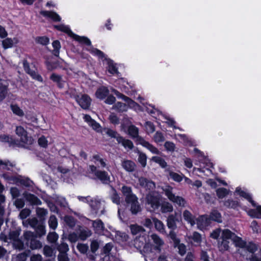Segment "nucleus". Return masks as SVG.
Segmentation results:
<instances>
[{
    "label": "nucleus",
    "mask_w": 261,
    "mask_h": 261,
    "mask_svg": "<svg viewBox=\"0 0 261 261\" xmlns=\"http://www.w3.org/2000/svg\"><path fill=\"white\" fill-rule=\"evenodd\" d=\"M18 169L15 164L9 160H0V177L4 179H23L17 171ZM24 179H30L27 177Z\"/></svg>",
    "instance_id": "f257e3e1"
},
{
    "label": "nucleus",
    "mask_w": 261,
    "mask_h": 261,
    "mask_svg": "<svg viewBox=\"0 0 261 261\" xmlns=\"http://www.w3.org/2000/svg\"><path fill=\"white\" fill-rule=\"evenodd\" d=\"M16 134L20 137V141L24 144L31 145L33 144L34 139L28 135L27 130L21 126H18L15 129Z\"/></svg>",
    "instance_id": "f03ea898"
},
{
    "label": "nucleus",
    "mask_w": 261,
    "mask_h": 261,
    "mask_svg": "<svg viewBox=\"0 0 261 261\" xmlns=\"http://www.w3.org/2000/svg\"><path fill=\"white\" fill-rule=\"evenodd\" d=\"M165 195L168 197L170 201L177 205L178 206H185L186 204V200L182 197L175 196L170 190H166L165 192Z\"/></svg>",
    "instance_id": "7ed1b4c3"
},
{
    "label": "nucleus",
    "mask_w": 261,
    "mask_h": 261,
    "mask_svg": "<svg viewBox=\"0 0 261 261\" xmlns=\"http://www.w3.org/2000/svg\"><path fill=\"white\" fill-rule=\"evenodd\" d=\"M211 168H214V165L212 163L209 162L206 163L203 167L200 166V168H194L193 172L197 174L198 176L202 177V175L208 176V174L212 173Z\"/></svg>",
    "instance_id": "20e7f679"
},
{
    "label": "nucleus",
    "mask_w": 261,
    "mask_h": 261,
    "mask_svg": "<svg viewBox=\"0 0 261 261\" xmlns=\"http://www.w3.org/2000/svg\"><path fill=\"white\" fill-rule=\"evenodd\" d=\"M23 67L25 72L29 74L33 79L40 82H43V80L41 75L36 71L30 68L29 63L25 59L23 61Z\"/></svg>",
    "instance_id": "39448f33"
},
{
    "label": "nucleus",
    "mask_w": 261,
    "mask_h": 261,
    "mask_svg": "<svg viewBox=\"0 0 261 261\" xmlns=\"http://www.w3.org/2000/svg\"><path fill=\"white\" fill-rule=\"evenodd\" d=\"M112 91L117 97L118 98L121 99L124 101L129 107L133 108L139 106V104L133 100L132 99L120 93L117 90L113 89Z\"/></svg>",
    "instance_id": "423d86ee"
},
{
    "label": "nucleus",
    "mask_w": 261,
    "mask_h": 261,
    "mask_svg": "<svg viewBox=\"0 0 261 261\" xmlns=\"http://www.w3.org/2000/svg\"><path fill=\"white\" fill-rule=\"evenodd\" d=\"M146 201L147 204L150 205L152 211L159 209L161 204L160 197L152 194H148L147 195Z\"/></svg>",
    "instance_id": "0eeeda50"
},
{
    "label": "nucleus",
    "mask_w": 261,
    "mask_h": 261,
    "mask_svg": "<svg viewBox=\"0 0 261 261\" xmlns=\"http://www.w3.org/2000/svg\"><path fill=\"white\" fill-rule=\"evenodd\" d=\"M89 172L94 174L98 179H110L107 172L97 170V167L94 165L89 166Z\"/></svg>",
    "instance_id": "6e6552de"
},
{
    "label": "nucleus",
    "mask_w": 261,
    "mask_h": 261,
    "mask_svg": "<svg viewBox=\"0 0 261 261\" xmlns=\"http://www.w3.org/2000/svg\"><path fill=\"white\" fill-rule=\"evenodd\" d=\"M76 101L82 109L87 110L91 105V99L88 95L85 94L82 95L81 97L77 99Z\"/></svg>",
    "instance_id": "1a4fd4ad"
},
{
    "label": "nucleus",
    "mask_w": 261,
    "mask_h": 261,
    "mask_svg": "<svg viewBox=\"0 0 261 261\" xmlns=\"http://www.w3.org/2000/svg\"><path fill=\"white\" fill-rule=\"evenodd\" d=\"M40 13L44 17L50 18L54 22H60L61 20V17L56 12L43 10L41 11Z\"/></svg>",
    "instance_id": "9d476101"
},
{
    "label": "nucleus",
    "mask_w": 261,
    "mask_h": 261,
    "mask_svg": "<svg viewBox=\"0 0 261 261\" xmlns=\"http://www.w3.org/2000/svg\"><path fill=\"white\" fill-rule=\"evenodd\" d=\"M24 197L25 199L29 202L32 205H40L42 204L40 199L35 195L31 193H24Z\"/></svg>",
    "instance_id": "9b49d317"
},
{
    "label": "nucleus",
    "mask_w": 261,
    "mask_h": 261,
    "mask_svg": "<svg viewBox=\"0 0 261 261\" xmlns=\"http://www.w3.org/2000/svg\"><path fill=\"white\" fill-rule=\"evenodd\" d=\"M140 145L148 149L151 153L159 154L160 153L158 149L150 144L149 142L144 140L143 138H139Z\"/></svg>",
    "instance_id": "f8f14e48"
},
{
    "label": "nucleus",
    "mask_w": 261,
    "mask_h": 261,
    "mask_svg": "<svg viewBox=\"0 0 261 261\" xmlns=\"http://www.w3.org/2000/svg\"><path fill=\"white\" fill-rule=\"evenodd\" d=\"M109 94V90L104 86L99 87L95 92V96L99 99H104Z\"/></svg>",
    "instance_id": "ddd939ff"
},
{
    "label": "nucleus",
    "mask_w": 261,
    "mask_h": 261,
    "mask_svg": "<svg viewBox=\"0 0 261 261\" xmlns=\"http://www.w3.org/2000/svg\"><path fill=\"white\" fill-rule=\"evenodd\" d=\"M128 133L133 139H136L135 142L137 144H140L139 138H142L139 135V129L134 125H131L128 128Z\"/></svg>",
    "instance_id": "4468645a"
},
{
    "label": "nucleus",
    "mask_w": 261,
    "mask_h": 261,
    "mask_svg": "<svg viewBox=\"0 0 261 261\" xmlns=\"http://www.w3.org/2000/svg\"><path fill=\"white\" fill-rule=\"evenodd\" d=\"M49 79L53 82L57 84V87L59 89H62L64 88L65 81L63 80L62 76L61 75L55 73H53L50 75Z\"/></svg>",
    "instance_id": "2eb2a0df"
},
{
    "label": "nucleus",
    "mask_w": 261,
    "mask_h": 261,
    "mask_svg": "<svg viewBox=\"0 0 261 261\" xmlns=\"http://www.w3.org/2000/svg\"><path fill=\"white\" fill-rule=\"evenodd\" d=\"M196 220L197 224L199 226H207L212 222L209 215H201Z\"/></svg>",
    "instance_id": "dca6fc26"
},
{
    "label": "nucleus",
    "mask_w": 261,
    "mask_h": 261,
    "mask_svg": "<svg viewBox=\"0 0 261 261\" xmlns=\"http://www.w3.org/2000/svg\"><path fill=\"white\" fill-rule=\"evenodd\" d=\"M72 38L74 40L77 41L81 44L85 45L88 46L92 45V43L90 40L87 37L80 36L77 34H74Z\"/></svg>",
    "instance_id": "f3484780"
},
{
    "label": "nucleus",
    "mask_w": 261,
    "mask_h": 261,
    "mask_svg": "<svg viewBox=\"0 0 261 261\" xmlns=\"http://www.w3.org/2000/svg\"><path fill=\"white\" fill-rule=\"evenodd\" d=\"M0 141L9 143L10 146L17 145V141L12 136L8 135H1Z\"/></svg>",
    "instance_id": "a211bd4d"
},
{
    "label": "nucleus",
    "mask_w": 261,
    "mask_h": 261,
    "mask_svg": "<svg viewBox=\"0 0 261 261\" xmlns=\"http://www.w3.org/2000/svg\"><path fill=\"white\" fill-rule=\"evenodd\" d=\"M54 28L56 30L61 31L62 32L65 33L67 34L69 37H72L74 33L70 30V29L67 25H65L63 24H58V25H54Z\"/></svg>",
    "instance_id": "6ab92c4d"
},
{
    "label": "nucleus",
    "mask_w": 261,
    "mask_h": 261,
    "mask_svg": "<svg viewBox=\"0 0 261 261\" xmlns=\"http://www.w3.org/2000/svg\"><path fill=\"white\" fill-rule=\"evenodd\" d=\"M117 142L125 148L132 149L134 148V144L133 142L128 139H126L122 136L119 137L117 139Z\"/></svg>",
    "instance_id": "aec40b11"
},
{
    "label": "nucleus",
    "mask_w": 261,
    "mask_h": 261,
    "mask_svg": "<svg viewBox=\"0 0 261 261\" xmlns=\"http://www.w3.org/2000/svg\"><path fill=\"white\" fill-rule=\"evenodd\" d=\"M210 218L212 221L221 223L222 222L221 213L217 210H212L210 215Z\"/></svg>",
    "instance_id": "412c9836"
},
{
    "label": "nucleus",
    "mask_w": 261,
    "mask_h": 261,
    "mask_svg": "<svg viewBox=\"0 0 261 261\" xmlns=\"http://www.w3.org/2000/svg\"><path fill=\"white\" fill-rule=\"evenodd\" d=\"M223 205L227 208L234 210H237L240 206V202L238 201L234 200L231 199L225 200L223 202Z\"/></svg>",
    "instance_id": "4be33fe9"
},
{
    "label": "nucleus",
    "mask_w": 261,
    "mask_h": 261,
    "mask_svg": "<svg viewBox=\"0 0 261 261\" xmlns=\"http://www.w3.org/2000/svg\"><path fill=\"white\" fill-rule=\"evenodd\" d=\"M122 167L127 171L131 172L135 171L136 164L130 160H125L122 163Z\"/></svg>",
    "instance_id": "5701e85b"
},
{
    "label": "nucleus",
    "mask_w": 261,
    "mask_h": 261,
    "mask_svg": "<svg viewBox=\"0 0 261 261\" xmlns=\"http://www.w3.org/2000/svg\"><path fill=\"white\" fill-rule=\"evenodd\" d=\"M177 219L176 216L173 214L170 215L167 219V225L168 227L172 230H174L176 228Z\"/></svg>",
    "instance_id": "b1692460"
},
{
    "label": "nucleus",
    "mask_w": 261,
    "mask_h": 261,
    "mask_svg": "<svg viewBox=\"0 0 261 261\" xmlns=\"http://www.w3.org/2000/svg\"><path fill=\"white\" fill-rule=\"evenodd\" d=\"M183 217L185 221L189 223L191 226L195 224V217L188 210H185L183 212Z\"/></svg>",
    "instance_id": "393cba45"
},
{
    "label": "nucleus",
    "mask_w": 261,
    "mask_h": 261,
    "mask_svg": "<svg viewBox=\"0 0 261 261\" xmlns=\"http://www.w3.org/2000/svg\"><path fill=\"white\" fill-rule=\"evenodd\" d=\"M106 61L107 62L108 71L110 73L114 74L118 72V68L112 60L110 58H106Z\"/></svg>",
    "instance_id": "a878e982"
},
{
    "label": "nucleus",
    "mask_w": 261,
    "mask_h": 261,
    "mask_svg": "<svg viewBox=\"0 0 261 261\" xmlns=\"http://www.w3.org/2000/svg\"><path fill=\"white\" fill-rule=\"evenodd\" d=\"M10 109L13 113L17 116L22 117L24 115L23 110L17 104H11Z\"/></svg>",
    "instance_id": "bb28decb"
},
{
    "label": "nucleus",
    "mask_w": 261,
    "mask_h": 261,
    "mask_svg": "<svg viewBox=\"0 0 261 261\" xmlns=\"http://www.w3.org/2000/svg\"><path fill=\"white\" fill-rule=\"evenodd\" d=\"M131 233L133 235H137L141 232H144V228L138 224H132L129 226Z\"/></svg>",
    "instance_id": "cd10ccee"
},
{
    "label": "nucleus",
    "mask_w": 261,
    "mask_h": 261,
    "mask_svg": "<svg viewBox=\"0 0 261 261\" xmlns=\"http://www.w3.org/2000/svg\"><path fill=\"white\" fill-rule=\"evenodd\" d=\"M232 241L236 247L241 248H244L246 247V242L243 240L242 238L237 236L236 234L234 237H233Z\"/></svg>",
    "instance_id": "c85d7f7f"
},
{
    "label": "nucleus",
    "mask_w": 261,
    "mask_h": 261,
    "mask_svg": "<svg viewBox=\"0 0 261 261\" xmlns=\"http://www.w3.org/2000/svg\"><path fill=\"white\" fill-rule=\"evenodd\" d=\"M229 190L225 188H219L216 190V195L219 199H223L227 196L229 194Z\"/></svg>",
    "instance_id": "c756f323"
},
{
    "label": "nucleus",
    "mask_w": 261,
    "mask_h": 261,
    "mask_svg": "<svg viewBox=\"0 0 261 261\" xmlns=\"http://www.w3.org/2000/svg\"><path fill=\"white\" fill-rule=\"evenodd\" d=\"M161 210L163 213L171 212L173 208L172 205L168 202H164L161 204Z\"/></svg>",
    "instance_id": "7c9ffc66"
},
{
    "label": "nucleus",
    "mask_w": 261,
    "mask_h": 261,
    "mask_svg": "<svg viewBox=\"0 0 261 261\" xmlns=\"http://www.w3.org/2000/svg\"><path fill=\"white\" fill-rule=\"evenodd\" d=\"M29 246L32 250H35L40 249L42 247V244L39 240H37L36 238H35L29 242Z\"/></svg>",
    "instance_id": "2f4dec72"
},
{
    "label": "nucleus",
    "mask_w": 261,
    "mask_h": 261,
    "mask_svg": "<svg viewBox=\"0 0 261 261\" xmlns=\"http://www.w3.org/2000/svg\"><path fill=\"white\" fill-rule=\"evenodd\" d=\"M35 41L37 44L42 45H47L49 43V39L46 36L36 37L35 38Z\"/></svg>",
    "instance_id": "473e14b6"
},
{
    "label": "nucleus",
    "mask_w": 261,
    "mask_h": 261,
    "mask_svg": "<svg viewBox=\"0 0 261 261\" xmlns=\"http://www.w3.org/2000/svg\"><path fill=\"white\" fill-rule=\"evenodd\" d=\"M93 226L96 231H103L105 229V226L103 222L100 219H97L93 221Z\"/></svg>",
    "instance_id": "72a5a7b5"
},
{
    "label": "nucleus",
    "mask_w": 261,
    "mask_h": 261,
    "mask_svg": "<svg viewBox=\"0 0 261 261\" xmlns=\"http://www.w3.org/2000/svg\"><path fill=\"white\" fill-rule=\"evenodd\" d=\"M236 234L229 229H225L222 230L221 238L224 240L231 239L232 240V238Z\"/></svg>",
    "instance_id": "f704fd0d"
},
{
    "label": "nucleus",
    "mask_w": 261,
    "mask_h": 261,
    "mask_svg": "<svg viewBox=\"0 0 261 261\" xmlns=\"http://www.w3.org/2000/svg\"><path fill=\"white\" fill-rule=\"evenodd\" d=\"M24 238L26 241V245L29 246V242L33 240L35 238H37V235L31 231H27L24 232Z\"/></svg>",
    "instance_id": "c9c22d12"
},
{
    "label": "nucleus",
    "mask_w": 261,
    "mask_h": 261,
    "mask_svg": "<svg viewBox=\"0 0 261 261\" xmlns=\"http://www.w3.org/2000/svg\"><path fill=\"white\" fill-rule=\"evenodd\" d=\"M13 40L10 38H5L2 42V45L4 49H7L13 46Z\"/></svg>",
    "instance_id": "e433bc0d"
},
{
    "label": "nucleus",
    "mask_w": 261,
    "mask_h": 261,
    "mask_svg": "<svg viewBox=\"0 0 261 261\" xmlns=\"http://www.w3.org/2000/svg\"><path fill=\"white\" fill-rule=\"evenodd\" d=\"M151 160L155 163L159 164L163 168H165L167 166V163L162 158L158 156H154L151 158Z\"/></svg>",
    "instance_id": "4c0bfd02"
},
{
    "label": "nucleus",
    "mask_w": 261,
    "mask_h": 261,
    "mask_svg": "<svg viewBox=\"0 0 261 261\" xmlns=\"http://www.w3.org/2000/svg\"><path fill=\"white\" fill-rule=\"evenodd\" d=\"M52 45L54 47V50L53 51V55L56 57H59L60 49L61 48L60 42L58 40H54L52 43Z\"/></svg>",
    "instance_id": "58836bf2"
},
{
    "label": "nucleus",
    "mask_w": 261,
    "mask_h": 261,
    "mask_svg": "<svg viewBox=\"0 0 261 261\" xmlns=\"http://www.w3.org/2000/svg\"><path fill=\"white\" fill-rule=\"evenodd\" d=\"M59 236L56 232H50L47 236V241L52 244L56 243L58 240Z\"/></svg>",
    "instance_id": "ea45409f"
},
{
    "label": "nucleus",
    "mask_w": 261,
    "mask_h": 261,
    "mask_svg": "<svg viewBox=\"0 0 261 261\" xmlns=\"http://www.w3.org/2000/svg\"><path fill=\"white\" fill-rule=\"evenodd\" d=\"M8 94V86H0V103L5 99Z\"/></svg>",
    "instance_id": "a19ab883"
},
{
    "label": "nucleus",
    "mask_w": 261,
    "mask_h": 261,
    "mask_svg": "<svg viewBox=\"0 0 261 261\" xmlns=\"http://www.w3.org/2000/svg\"><path fill=\"white\" fill-rule=\"evenodd\" d=\"M48 225L52 229H56L58 226V220L56 217L54 215L50 216L48 220Z\"/></svg>",
    "instance_id": "79ce46f5"
},
{
    "label": "nucleus",
    "mask_w": 261,
    "mask_h": 261,
    "mask_svg": "<svg viewBox=\"0 0 261 261\" xmlns=\"http://www.w3.org/2000/svg\"><path fill=\"white\" fill-rule=\"evenodd\" d=\"M90 53L102 60L105 59L106 60V58H107L104 53L97 48H93Z\"/></svg>",
    "instance_id": "37998d69"
},
{
    "label": "nucleus",
    "mask_w": 261,
    "mask_h": 261,
    "mask_svg": "<svg viewBox=\"0 0 261 261\" xmlns=\"http://www.w3.org/2000/svg\"><path fill=\"white\" fill-rule=\"evenodd\" d=\"M125 202L127 204H132V203L137 202L138 198L134 194H127L125 197Z\"/></svg>",
    "instance_id": "c03bdc74"
},
{
    "label": "nucleus",
    "mask_w": 261,
    "mask_h": 261,
    "mask_svg": "<svg viewBox=\"0 0 261 261\" xmlns=\"http://www.w3.org/2000/svg\"><path fill=\"white\" fill-rule=\"evenodd\" d=\"M57 249L59 251V254H66L69 250L68 245L66 243L62 242L57 247Z\"/></svg>",
    "instance_id": "a18cd8bd"
},
{
    "label": "nucleus",
    "mask_w": 261,
    "mask_h": 261,
    "mask_svg": "<svg viewBox=\"0 0 261 261\" xmlns=\"http://www.w3.org/2000/svg\"><path fill=\"white\" fill-rule=\"evenodd\" d=\"M145 127L147 134H151L155 131V126L153 122L147 121L145 123Z\"/></svg>",
    "instance_id": "49530a36"
},
{
    "label": "nucleus",
    "mask_w": 261,
    "mask_h": 261,
    "mask_svg": "<svg viewBox=\"0 0 261 261\" xmlns=\"http://www.w3.org/2000/svg\"><path fill=\"white\" fill-rule=\"evenodd\" d=\"M154 227L156 230L160 232H163L165 228L163 222L156 218L153 219Z\"/></svg>",
    "instance_id": "de8ad7c7"
},
{
    "label": "nucleus",
    "mask_w": 261,
    "mask_h": 261,
    "mask_svg": "<svg viewBox=\"0 0 261 261\" xmlns=\"http://www.w3.org/2000/svg\"><path fill=\"white\" fill-rule=\"evenodd\" d=\"M35 231V234H36L37 236H38L39 237H41L45 235L46 233L45 227L43 225H39L37 226Z\"/></svg>",
    "instance_id": "09e8293b"
},
{
    "label": "nucleus",
    "mask_w": 261,
    "mask_h": 261,
    "mask_svg": "<svg viewBox=\"0 0 261 261\" xmlns=\"http://www.w3.org/2000/svg\"><path fill=\"white\" fill-rule=\"evenodd\" d=\"M138 162L142 167H145L147 164V156L143 152H139Z\"/></svg>",
    "instance_id": "8fccbe9b"
},
{
    "label": "nucleus",
    "mask_w": 261,
    "mask_h": 261,
    "mask_svg": "<svg viewBox=\"0 0 261 261\" xmlns=\"http://www.w3.org/2000/svg\"><path fill=\"white\" fill-rule=\"evenodd\" d=\"M141 207L139 204L138 201L130 204V211L132 214H137L139 212L141 211Z\"/></svg>",
    "instance_id": "3c124183"
},
{
    "label": "nucleus",
    "mask_w": 261,
    "mask_h": 261,
    "mask_svg": "<svg viewBox=\"0 0 261 261\" xmlns=\"http://www.w3.org/2000/svg\"><path fill=\"white\" fill-rule=\"evenodd\" d=\"M235 192L239 195L241 197L244 198L246 200L250 198V196H251L249 193L246 192L245 191L242 190L241 188L238 187L236 188Z\"/></svg>",
    "instance_id": "603ef678"
},
{
    "label": "nucleus",
    "mask_w": 261,
    "mask_h": 261,
    "mask_svg": "<svg viewBox=\"0 0 261 261\" xmlns=\"http://www.w3.org/2000/svg\"><path fill=\"white\" fill-rule=\"evenodd\" d=\"M245 248L248 252L252 253V254H254V253L257 250V245L252 242H249L248 245H246Z\"/></svg>",
    "instance_id": "864d4df0"
},
{
    "label": "nucleus",
    "mask_w": 261,
    "mask_h": 261,
    "mask_svg": "<svg viewBox=\"0 0 261 261\" xmlns=\"http://www.w3.org/2000/svg\"><path fill=\"white\" fill-rule=\"evenodd\" d=\"M38 145L44 148H46L48 146V141L45 137L43 135L41 136L38 140Z\"/></svg>",
    "instance_id": "5fc2aeb1"
},
{
    "label": "nucleus",
    "mask_w": 261,
    "mask_h": 261,
    "mask_svg": "<svg viewBox=\"0 0 261 261\" xmlns=\"http://www.w3.org/2000/svg\"><path fill=\"white\" fill-rule=\"evenodd\" d=\"M107 135L111 137L112 138H114L117 141V139L119 137H121L119 134H118L116 130H113L111 128H108L106 131Z\"/></svg>",
    "instance_id": "6e6d98bb"
},
{
    "label": "nucleus",
    "mask_w": 261,
    "mask_h": 261,
    "mask_svg": "<svg viewBox=\"0 0 261 261\" xmlns=\"http://www.w3.org/2000/svg\"><path fill=\"white\" fill-rule=\"evenodd\" d=\"M54 253L53 249L49 246L45 245L43 248V254L46 257H51Z\"/></svg>",
    "instance_id": "4d7b16f0"
},
{
    "label": "nucleus",
    "mask_w": 261,
    "mask_h": 261,
    "mask_svg": "<svg viewBox=\"0 0 261 261\" xmlns=\"http://www.w3.org/2000/svg\"><path fill=\"white\" fill-rule=\"evenodd\" d=\"M31 212V210L29 208L22 209L19 213V217L20 219L24 220L30 216Z\"/></svg>",
    "instance_id": "13d9d810"
},
{
    "label": "nucleus",
    "mask_w": 261,
    "mask_h": 261,
    "mask_svg": "<svg viewBox=\"0 0 261 261\" xmlns=\"http://www.w3.org/2000/svg\"><path fill=\"white\" fill-rule=\"evenodd\" d=\"M153 139L155 142L161 143L164 141L165 138L161 132L158 131L155 133Z\"/></svg>",
    "instance_id": "bf43d9fd"
},
{
    "label": "nucleus",
    "mask_w": 261,
    "mask_h": 261,
    "mask_svg": "<svg viewBox=\"0 0 261 261\" xmlns=\"http://www.w3.org/2000/svg\"><path fill=\"white\" fill-rule=\"evenodd\" d=\"M229 242L227 240L222 239V241L220 244L219 247L220 250L227 251L229 248Z\"/></svg>",
    "instance_id": "052dcab7"
},
{
    "label": "nucleus",
    "mask_w": 261,
    "mask_h": 261,
    "mask_svg": "<svg viewBox=\"0 0 261 261\" xmlns=\"http://www.w3.org/2000/svg\"><path fill=\"white\" fill-rule=\"evenodd\" d=\"M192 239L195 243L200 244L202 242L201 236L200 233L197 231H194L191 237Z\"/></svg>",
    "instance_id": "680f3d73"
},
{
    "label": "nucleus",
    "mask_w": 261,
    "mask_h": 261,
    "mask_svg": "<svg viewBox=\"0 0 261 261\" xmlns=\"http://www.w3.org/2000/svg\"><path fill=\"white\" fill-rule=\"evenodd\" d=\"M77 250L82 254H85L88 250L89 247L87 244H78L77 245Z\"/></svg>",
    "instance_id": "e2e57ef3"
},
{
    "label": "nucleus",
    "mask_w": 261,
    "mask_h": 261,
    "mask_svg": "<svg viewBox=\"0 0 261 261\" xmlns=\"http://www.w3.org/2000/svg\"><path fill=\"white\" fill-rule=\"evenodd\" d=\"M65 221L70 227H73L75 224L74 219L72 216H66L65 217Z\"/></svg>",
    "instance_id": "0e129e2a"
},
{
    "label": "nucleus",
    "mask_w": 261,
    "mask_h": 261,
    "mask_svg": "<svg viewBox=\"0 0 261 261\" xmlns=\"http://www.w3.org/2000/svg\"><path fill=\"white\" fill-rule=\"evenodd\" d=\"M109 119L110 122L114 125L118 124L119 123V119L114 113H111L109 116Z\"/></svg>",
    "instance_id": "69168bd1"
},
{
    "label": "nucleus",
    "mask_w": 261,
    "mask_h": 261,
    "mask_svg": "<svg viewBox=\"0 0 261 261\" xmlns=\"http://www.w3.org/2000/svg\"><path fill=\"white\" fill-rule=\"evenodd\" d=\"M164 147L167 151H174L175 145L172 142L166 141L164 144Z\"/></svg>",
    "instance_id": "338daca9"
},
{
    "label": "nucleus",
    "mask_w": 261,
    "mask_h": 261,
    "mask_svg": "<svg viewBox=\"0 0 261 261\" xmlns=\"http://www.w3.org/2000/svg\"><path fill=\"white\" fill-rule=\"evenodd\" d=\"M38 217L41 219L43 218L47 213L46 210L43 208L38 207L36 209Z\"/></svg>",
    "instance_id": "774afa93"
}]
</instances>
